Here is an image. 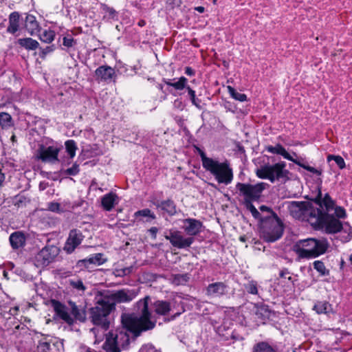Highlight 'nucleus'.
I'll return each mask as SVG.
<instances>
[{"label":"nucleus","mask_w":352,"mask_h":352,"mask_svg":"<svg viewBox=\"0 0 352 352\" xmlns=\"http://www.w3.org/2000/svg\"><path fill=\"white\" fill-rule=\"evenodd\" d=\"M150 300L151 296H146L134 305L133 313L122 314V328L107 334L102 346L106 352H120L122 349L126 348L129 344V333L136 338L143 331L155 328L156 321L153 320L148 309Z\"/></svg>","instance_id":"1"},{"label":"nucleus","mask_w":352,"mask_h":352,"mask_svg":"<svg viewBox=\"0 0 352 352\" xmlns=\"http://www.w3.org/2000/svg\"><path fill=\"white\" fill-rule=\"evenodd\" d=\"M294 204L299 208V210H305V214L308 217L307 221L316 228L324 227L326 232L329 234L337 233L342 230V222L333 215L324 212L320 208H314L309 203L294 202Z\"/></svg>","instance_id":"2"},{"label":"nucleus","mask_w":352,"mask_h":352,"mask_svg":"<svg viewBox=\"0 0 352 352\" xmlns=\"http://www.w3.org/2000/svg\"><path fill=\"white\" fill-rule=\"evenodd\" d=\"M329 248L325 239L308 238L299 240L294 245V251L300 258L311 259L324 254Z\"/></svg>","instance_id":"3"},{"label":"nucleus","mask_w":352,"mask_h":352,"mask_svg":"<svg viewBox=\"0 0 352 352\" xmlns=\"http://www.w3.org/2000/svg\"><path fill=\"white\" fill-rule=\"evenodd\" d=\"M69 308L58 301L54 302L56 314L68 325H73L76 322H85L87 319L85 306L78 305L76 302L68 301Z\"/></svg>","instance_id":"4"},{"label":"nucleus","mask_w":352,"mask_h":352,"mask_svg":"<svg viewBox=\"0 0 352 352\" xmlns=\"http://www.w3.org/2000/svg\"><path fill=\"white\" fill-rule=\"evenodd\" d=\"M114 309V303L107 296H100L95 306L89 309L90 319L94 324L107 329L109 326V315Z\"/></svg>","instance_id":"5"},{"label":"nucleus","mask_w":352,"mask_h":352,"mask_svg":"<svg viewBox=\"0 0 352 352\" xmlns=\"http://www.w3.org/2000/svg\"><path fill=\"white\" fill-rule=\"evenodd\" d=\"M283 231V224L278 216L262 218L260 224V233L265 241L268 243L276 241L281 238Z\"/></svg>","instance_id":"6"},{"label":"nucleus","mask_w":352,"mask_h":352,"mask_svg":"<svg viewBox=\"0 0 352 352\" xmlns=\"http://www.w3.org/2000/svg\"><path fill=\"white\" fill-rule=\"evenodd\" d=\"M286 163L280 162L275 164H265L256 169V176L263 179H269L272 183L275 180L287 181L289 171L285 168Z\"/></svg>","instance_id":"7"},{"label":"nucleus","mask_w":352,"mask_h":352,"mask_svg":"<svg viewBox=\"0 0 352 352\" xmlns=\"http://www.w3.org/2000/svg\"><path fill=\"white\" fill-rule=\"evenodd\" d=\"M210 163L204 168L210 172L219 184L228 185L233 179V171L228 161L220 162L216 160H208Z\"/></svg>","instance_id":"8"},{"label":"nucleus","mask_w":352,"mask_h":352,"mask_svg":"<svg viewBox=\"0 0 352 352\" xmlns=\"http://www.w3.org/2000/svg\"><path fill=\"white\" fill-rule=\"evenodd\" d=\"M267 186L263 182L254 185L239 182L236 184V188L244 196V201H257L261 197L263 191Z\"/></svg>","instance_id":"9"},{"label":"nucleus","mask_w":352,"mask_h":352,"mask_svg":"<svg viewBox=\"0 0 352 352\" xmlns=\"http://www.w3.org/2000/svg\"><path fill=\"white\" fill-rule=\"evenodd\" d=\"M60 249L56 245H46L34 258L37 267H44L52 263L58 255Z\"/></svg>","instance_id":"10"},{"label":"nucleus","mask_w":352,"mask_h":352,"mask_svg":"<svg viewBox=\"0 0 352 352\" xmlns=\"http://www.w3.org/2000/svg\"><path fill=\"white\" fill-rule=\"evenodd\" d=\"M164 237L170 244L178 249H187L194 243L195 239L192 236H185L177 230H169L165 232Z\"/></svg>","instance_id":"11"},{"label":"nucleus","mask_w":352,"mask_h":352,"mask_svg":"<svg viewBox=\"0 0 352 352\" xmlns=\"http://www.w3.org/2000/svg\"><path fill=\"white\" fill-rule=\"evenodd\" d=\"M266 150L273 154H278L282 155L285 159H287L289 161H292L294 164H297L298 166L303 168L304 169L312 173L313 174H316L317 175H321L322 171L319 170L312 166H310L309 165H307L302 162H300V160L298 159H294L292 157V156L289 154L285 148L280 144H277L276 146H267L266 147Z\"/></svg>","instance_id":"12"},{"label":"nucleus","mask_w":352,"mask_h":352,"mask_svg":"<svg viewBox=\"0 0 352 352\" xmlns=\"http://www.w3.org/2000/svg\"><path fill=\"white\" fill-rule=\"evenodd\" d=\"M60 148L54 146H45L40 144L36 151V157L43 162H49L54 164L58 162V155Z\"/></svg>","instance_id":"13"},{"label":"nucleus","mask_w":352,"mask_h":352,"mask_svg":"<svg viewBox=\"0 0 352 352\" xmlns=\"http://www.w3.org/2000/svg\"><path fill=\"white\" fill-rule=\"evenodd\" d=\"M151 300V299L150 300ZM151 301L148 302V304ZM152 311L148 308L151 313L153 320L157 322V318L160 316H168L173 309V302L166 300H156L151 304Z\"/></svg>","instance_id":"14"},{"label":"nucleus","mask_w":352,"mask_h":352,"mask_svg":"<svg viewBox=\"0 0 352 352\" xmlns=\"http://www.w3.org/2000/svg\"><path fill=\"white\" fill-rule=\"evenodd\" d=\"M84 238L80 230L76 228L71 230L64 244L63 250L68 254L73 253L82 243Z\"/></svg>","instance_id":"15"},{"label":"nucleus","mask_w":352,"mask_h":352,"mask_svg":"<svg viewBox=\"0 0 352 352\" xmlns=\"http://www.w3.org/2000/svg\"><path fill=\"white\" fill-rule=\"evenodd\" d=\"M138 292L139 290L135 289H122L108 296L113 302L115 306L116 303L131 302L138 296Z\"/></svg>","instance_id":"16"},{"label":"nucleus","mask_w":352,"mask_h":352,"mask_svg":"<svg viewBox=\"0 0 352 352\" xmlns=\"http://www.w3.org/2000/svg\"><path fill=\"white\" fill-rule=\"evenodd\" d=\"M318 194L313 199V202L318 206V208H320L321 210L324 208L325 211L323 212L328 214V212L333 210L335 202L328 193H326L322 197L320 186L318 187Z\"/></svg>","instance_id":"17"},{"label":"nucleus","mask_w":352,"mask_h":352,"mask_svg":"<svg viewBox=\"0 0 352 352\" xmlns=\"http://www.w3.org/2000/svg\"><path fill=\"white\" fill-rule=\"evenodd\" d=\"M182 223V229L188 236L194 237L202 231L203 223L198 219L187 218L183 219Z\"/></svg>","instance_id":"18"},{"label":"nucleus","mask_w":352,"mask_h":352,"mask_svg":"<svg viewBox=\"0 0 352 352\" xmlns=\"http://www.w3.org/2000/svg\"><path fill=\"white\" fill-rule=\"evenodd\" d=\"M228 286L223 282L209 284L206 287V295L211 297H221L227 293Z\"/></svg>","instance_id":"19"},{"label":"nucleus","mask_w":352,"mask_h":352,"mask_svg":"<svg viewBox=\"0 0 352 352\" xmlns=\"http://www.w3.org/2000/svg\"><path fill=\"white\" fill-rule=\"evenodd\" d=\"M153 204L157 209L163 211L164 213L168 214L169 216H174L177 213V206L175 202L168 199L163 201H156L153 202Z\"/></svg>","instance_id":"20"},{"label":"nucleus","mask_w":352,"mask_h":352,"mask_svg":"<svg viewBox=\"0 0 352 352\" xmlns=\"http://www.w3.org/2000/svg\"><path fill=\"white\" fill-rule=\"evenodd\" d=\"M95 76L98 80L107 82L111 80L116 75L115 70L111 67L102 65L96 69Z\"/></svg>","instance_id":"21"},{"label":"nucleus","mask_w":352,"mask_h":352,"mask_svg":"<svg viewBox=\"0 0 352 352\" xmlns=\"http://www.w3.org/2000/svg\"><path fill=\"white\" fill-rule=\"evenodd\" d=\"M120 198L113 192H109L104 195L101 199V205L106 211H111L116 205L118 204Z\"/></svg>","instance_id":"22"},{"label":"nucleus","mask_w":352,"mask_h":352,"mask_svg":"<svg viewBox=\"0 0 352 352\" xmlns=\"http://www.w3.org/2000/svg\"><path fill=\"white\" fill-rule=\"evenodd\" d=\"M9 241L12 249L17 250L25 246L26 237L22 232L16 231L10 235Z\"/></svg>","instance_id":"23"},{"label":"nucleus","mask_w":352,"mask_h":352,"mask_svg":"<svg viewBox=\"0 0 352 352\" xmlns=\"http://www.w3.org/2000/svg\"><path fill=\"white\" fill-rule=\"evenodd\" d=\"M24 26L31 36L35 34L39 30V24L36 17L32 14H26L24 19Z\"/></svg>","instance_id":"24"},{"label":"nucleus","mask_w":352,"mask_h":352,"mask_svg":"<svg viewBox=\"0 0 352 352\" xmlns=\"http://www.w3.org/2000/svg\"><path fill=\"white\" fill-rule=\"evenodd\" d=\"M107 261V258L104 257V254L102 253H97L95 254L90 255L88 258L82 260H80L78 262V265L84 264L86 267L89 264H94L96 265H100Z\"/></svg>","instance_id":"25"},{"label":"nucleus","mask_w":352,"mask_h":352,"mask_svg":"<svg viewBox=\"0 0 352 352\" xmlns=\"http://www.w3.org/2000/svg\"><path fill=\"white\" fill-rule=\"evenodd\" d=\"M134 217L138 221L150 223L156 219L153 212L148 208L139 210L134 213Z\"/></svg>","instance_id":"26"},{"label":"nucleus","mask_w":352,"mask_h":352,"mask_svg":"<svg viewBox=\"0 0 352 352\" xmlns=\"http://www.w3.org/2000/svg\"><path fill=\"white\" fill-rule=\"evenodd\" d=\"M8 20L9 25L8 26L7 32L14 34L19 30L20 14L18 12L10 13Z\"/></svg>","instance_id":"27"},{"label":"nucleus","mask_w":352,"mask_h":352,"mask_svg":"<svg viewBox=\"0 0 352 352\" xmlns=\"http://www.w3.org/2000/svg\"><path fill=\"white\" fill-rule=\"evenodd\" d=\"M17 43L20 47L28 51L34 50L37 49L39 46V43L36 40H34L30 37L18 39Z\"/></svg>","instance_id":"28"},{"label":"nucleus","mask_w":352,"mask_h":352,"mask_svg":"<svg viewBox=\"0 0 352 352\" xmlns=\"http://www.w3.org/2000/svg\"><path fill=\"white\" fill-rule=\"evenodd\" d=\"M163 82L168 86L173 87L176 90H182L186 87L188 79L184 76L180 77L177 81L172 82L171 80L163 78Z\"/></svg>","instance_id":"29"},{"label":"nucleus","mask_w":352,"mask_h":352,"mask_svg":"<svg viewBox=\"0 0 352 352\" xmlns=\"http://www.w3.org/2000/svg\"><path fill=\"white\" fill-rule=\"evenodd\" d=\"M252 352H278L277 350L267 342H259L254 345Z\"/></svg>","instance_id":"30"},{"label":"nucleus","mask_w":352,"mask_h":352,"mask_svg":"<svg viewBox=\"0 0 352 352\" xmlns=\"http://www.w3.org/2000/svg\"><path fill=\"white\" fill-rule=\"evenodd\" d=\"M190 279L188 274H172L169 278L172 284L175 285H185Z\"/></svg>","instance_id":"31"},{"label":"nucleus","mask_w":352,"mask_h":352,"mask_svg":"<svg viewBox=\"0 0 352 352\" xmlns=\"http://www.w3.org/2000/svg\"><path fill=\"white\" fill-rule=\"evenodd\" d=\"M188 91V95L189 96V98L193 105H195L197 109H203V104L201 102V100L198 98L196 96L195 91L191 89L189 86L186 85L185 87Z\"/></svg>","instance_id":"32"},{"label":"nucleus","mask_w":352,"mask_h":352,"mask_svg":"<svg viewBox=\"0 0 352 352\" xmlns=\"http://www.w3.org/2000/svg\"><path fill=\"white\" fill-rule=\"evenodd\" d=\"M255 314L258 316V318L265 319L270 316V311L267 305H256L255 306Z\"/></svg>","instance_id":"33"},{"label":"nucleus","mask_w":352,"mask_h":352,"mask_svg":"<svg viewBox=\"0 0 352 352\" xmlns=\"http://www.w3.org/2000/svg\"><path fill=\"white\" fill-rule=\"evenodd\" d=\"M0 125L2 128H9L13 125L12 118L9 113H0Z\"/></svg>","instance_id":"34"},{"label":"nucleus","mask_w":352,"mask_h":352,"mask_svg":"<svg viewBox=\"0 0 352 352\" xmlns=\"http://www.w3.org/2000/svg\"><path fill=\"white\" fill-rule=\"evenodd\" d=\"M65 146L66 152L69 155V157L71 159L74 158L78 148L76 142L73 140H68L65 142Z\"/></svg>","instance_id":"35"},{"label":"nucleus","mask_w":352,"mask_h":352,"mask_svg":"<svg viewBox=\"0 0 352 352\" xmlns=\"http://www.w3.org/2000/svg\"><path fill=\"white\" fill-rule=\"evenodd\" d=\"M68 283L72 288L76 289L78 292L83 293L86 289V287L84 285L82 280L80 279H69Z\"/></svg>","instance_id":"36"},{"label":"nucleus","mask_w":352,"mask_h":352,"mask_svg":"<svg viewBox=\"0 0 352 352\" xmlns=\"http://www.w3.org/2000/svg\"><path fill=\"white\" fill-rule=\"evenodd\" d=\"M314 268L320 274V276L329 275V270L326 268L324 263L321 261H315L313 263Z\"/></svg>","instance_id":"37"},{"label":"nucleus","mask_w":352,"mask_h":352,"mask_svg":"<svg viewBox=\"0 0 352 352\" xmlns=\"http://www.w3.org/2000/svg\"><path fill=\"white\" fill-rule=\"evenodd\" d=\"M227 89H228V93L232 96V98H233L236 100H238L240 102H244V101L247 100V96L244 94H241V93L236 91L234 87H232L231 86H228Z\"/></svg>","instance_id":"38"},{"label":"nucleus","mask_w":352,"mask_h":352,"mask_svg":"<svg viewBox=\"0 0 352 352\" xmlns=\"http://www.w3.org/2000/svg\"><path fill=\"white\" fill-rule=\"evenodd\" d=\"M54 37L55 32L51 30H45L40 35L41 41L47 43H50L53 41Z\"/></svg>","instance_id":"39"},{"label":"nucleus","mask_w":352,"mask_h":352,"mask_svg":"<svg viewBox=\"0 0 352 352\" xmlns=\"http://www.w3.org/2000/svg\"><path fill=\"white\" fill-rule=\"evenodd\" d=\"M244 204L245 205L246 208L252 213L254 218L258 219L261 222L262 221L261 214L257 210L252 201H244Z\"/></svg>","instance_id":"40"},{"label":"nucleus","mask_w":352,"mask_h":352,"mask_svg":"<svg viewBox=\"0 0 352 352\" xmlns=\"http://www.w3.org/2000/svg\"><path fill=\"white\" fill-rule=\"evenodd\" d=\"M60 204L62 213L65 212H71L76 207L80 206L79 204H73L68 199L64 200L63 201L60 203Z\"/></svg>","instance_id":"41"},{"label":"nucleus","mask_w":352,"mask_h":352,"mask_svg":"<svg viewBox=\"0 0 352 352\" xmlns=\"http://www.w3.org/2000/svg\"><path fill=\"white\" fill-rule=\"evenodd\" d=\"M331 160H333L340 169H343L346 166L344 159L340 155H329L327 161L330 162Z\"/></svg>","instance_id":"42"},{"label":"nucleus","mask_w":352,"mask_h":352,"mask_svg":"<svg viewBox=\"0 0 352 352\" xmlns=\"http://www.w3.org/2000/svg\"><path fill=\"white\" fill-rule=\"evenodd\" d=\"M101 8L109 19H115L117 18L118 12L113 8L109 7L105 4H102Z\"/></svg>","instance_id":"43"},{"label":"nucleus","mask_w":352,"mask_h":352,"mask_svg":"<svg viewBox=\"0 0 352 352\" xmlns=\"http://www.w3.org/2000/svg\"><path fill=\"white\" fill-rule=\"evenodd\" d=\"M37 349L39 352H48L51 350L50 342L47 341L46 338L41 340L38 342Z\"/></svg>","instance_id":"44"},{"label":"nucleus","mask_w":352,"mask_h":352,"mask_svg":"<svg viewBox=\"0 0 352 352\" xmlns=\"http://www.w3.org/2000/svg\"><path fill=\"white\" fill-rule=\"evenodd\" d=\"M328 302L325 301L318 302L314 307V309L319 314L327 313Z\"/></svg>","instance_id":"45"},{"label":"nucleus","mask_w":352,"mask_h":352,"mask_svg":"<svg viewBox=\"0 0 352 352\" xmlns=\"http://www.w3.org/2000/svg\"><path fill=\"white\" fill-rule=\"evenodd\" d=\"M245 289L251 294L256 295L258 294L257 283L254 280L249 281L245 285Z\"/></svg>","instance_id":"46"},{"label":"nucleus","mask_w":352,"mask_h":352,"mask_svg":"<svg viewBox=\"0 0 352 352\" xmlns=\"http://www.w3.org/2000/svg\"><path fill=\"white\" fill-rule=\"evenodd\" d=\"M47 209H48V210L53 212H56L58 214L62 213L61 208H60V203H58V202L52 201V202L47 203Z\"/></svg>","instance_id":"47"},{"label":"nucleus","mask_w":352,"mask_h":352,"mask_svg":"<svg viewBox=\"0 0 352 352\" xmlns=\"http://www.w3.org/2000/svg\"><path fill=\"white\" fill-rule=\"evenodd\" d=\"M261 212H266V215L263 216L261 214V218H270L272 217V216H277V214L272 210V208L266 206H261L259 208Z\"/></svg>","instance_id":"48"},{"label":"nucleus","mask_w":352,"mask_h":352,"mask_svg":"<svg viewBox=\"0 0 352 352\" xmlns=\"http://www.w3.org/2000/svg\"><path fill=\"white\" fill-rule=\"evenodd\" d=\"M80 171L79 166L74 163L72 167L67 168L63 172L65 175L75 176L78 174Z\"/></svg>","instance_id":"49"},{"label":"nucleus","mask_w":352,"mask_h":352,"mask_svg":"<svg viewBox=\"0 0 352 352\" xmlns=\"http://www.w3.org/2000/svg\"><path fill=\"white\" fill-rule=\"evenodd\" d=\"M197 149L199 155L201 157L202 166H203L204 168H205L206 167V164L210 163L208 160L210 161V160H212L213 159L207 157L206 153L199 148H197Z\"/></svg>","instance_id":"50"},{"label":"nucleus","mask_w":352,"mask_h":352,"mask_svg":"<svg viewBox=\"0 0 352 352\" xmlns=\"http://www.w3.org/2000/svg\"><path fill=\"white\" fill-rule=\"evenodd\" d=\"M334 214L338 218L344 219L346 217V214L345 210L340 206H334Z\"/></svg>","instance_id":"51"},{"label":"nucleus","mask_w":352,"mask_h":352,"mask_svg":"<svg viewBox=\"0 0 352 352\" xmlns=\"http://www.w3.org/2000/svg\"><path fill=\"white\" fill-rule=\"evenodd\" d=\"M54 50V45L47 46L46 47L41 49L39 53V56L42 58H44L47 56V54L52 52Z\"/></svg>","instance_id":"52"},{"label":"nucleus","mask_w":352,"mask_h":352,"mask_svg":"<svg viewBox=\"0 0 352 352\" xmlns=\"http://www.w3.org/2000/svg\"><path fill=\"white\" fill-rule=\"evenodd\" d=\"M139 352H160L151 344L144 345Z\"/></svg>","instance_id":"53"},{"label":"nucleus","mask_w":352,"mask_h":352,"mask_svg":"<svg viewBox=\"0 0 352 352\" xmlns=\"http://www.w3.org/2000/svg\"><path fill=\"white\" fill-rule=\"evenodd\" d=\"M75 41L74 40V38L72 37V36H65L63 38V44L64 46H66L67 47H71L74 45V44L75 43Z\"/></svg>","instance_id":"54"},{"label":"nucleus","mask_w":352,"mask_h":352,"mask_svg":"<svg viewBox=\"0 0 352 352\" xmlns=\"http://www.w3.org/2000/svg\"><path fill=\"white\" fill-rule=\"evenodd\" d=\"M290 274L289 271L287 268H283L282 270H280L279 273V276L280 278H287L289 280H292V276L287 277V275H289Z\"/></svg>","instance_id":"55"},{"label":"nucleus","mask_w":352,"mask_h":352,"mask_svg":"<svg viewBox=\"0 0 352 352\" xmlns=\"http://www.w3.org/2000/svg\"><path fill=\"white\" fill-rule=\"evenodd\" d=\"M173 105L175 108L180 110H182L184 108V104L180 99H176L173 102Z\"/></svg>","instance_id":"56"},{"label":"nucleus","mask_w":352,"mask_h":352,"mask_svg":"<svg viewBox=\"0 0 352 352\" xmlns=\"http://www.w3.org/2000/svg\"><path fill=\"white\" fill-rule=\"evenodd\" d=\"M148 231L151 234V237L153 239H155L157 237V233L158 232V228L157 227H151Z\"/></svg>","instance_id":"57"},{"label":"nucleus","mask_w":352,"mask_h":352,"mask_svg":"<svg viewBox=\"0 0 352 352\" xmlns=\"http://www.w3.org/2000/svg\"><path fill=\"white\" fill-rule=\"evenodd\" d=\"M185 74L188 76H194L195 75V71L193 69H192L190 67H186L185 68Z\"/></svg>","instance_id":"58"},{"label":"nucleus","mask_w":352,"mask_h":352,"mask_svg":"<svg viewBox=\"0 0 352 352\" xmlns=\"http://www.w3.org/2000/svg\"><path fill=\"white\" fill-rule=\"evenodd\" d=\"M349 232L348 233V235L346 237V241H349L352 238V232H351V228L349 227Z\"/></svg>","instance_id":"59"},{"label":"nucleus","mask_w":352,"mask_h":352,"mask_svg":"<svg viewBox=\"0 0 352 352\" xmlns=\"http://www.w3.org/2000/svg\"><path fill=\"white\" fill-rule=\"evenodd\" d=\"M129 272V270L126 268L122 270V273L118 274V276H122L126 274V273Z\"/></svg>","instance_id":"60"},{"label":"nucleus","mask_w":352,"mask_h":352,"mask_svg":"<svg viewBox=\"0 0 352 352\" xmlns=\"http://www.w3.org/2000/svg\"><path fill=\"white\" fill-rule=\"evenodd\" d=\"M195 10L199 13H203L205 10V8L203 6H198L195 8Z\"/></svg>","instance_id":"61"},{"label":"nucleus","mask_w":352,"mask_h":352,"mask_svg":"<svg viewBox=\"0 0 352 352\" xmlns=\"http://www.w3.org/2000/svg\"><path fill=\"white\" fill-rule=\"evenodd\" d=\"M182 314L181 311H178V312H176L172 316H171V320H175L177 317H178L179 316H180V314Z\"/></svg>","instance_id":"62"},{"label":"nucleus","mask_w":352,"mask_h":352,"mask_svg":"<svg viewBox=\"0 0 352 352\" xmlns=\"http://www.w3.org/2000/svg\"><path fill=\"white\" fill-rule=\"evenodd\" d=\"M138 25L140 26V27H143L146 24V22L144 20H140L139 22H138Z\"/></svg>","instance_id":"63"},{"label":"nucleus","mask_w":352,"mask_h":352,"mask_svg":"<svg viewBox=\"0 0 352 352\" xmlns=\"http://www.w3.org/2000/svg\"><path fill=\"white\" fill-rule=\"evenodd\" d=\"M157 87H158L159 89H160V90H162L163 91V85H162L159 84L157 85Z\"/></svg>","instance_id":"64"}]
</instances>
